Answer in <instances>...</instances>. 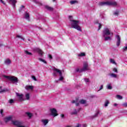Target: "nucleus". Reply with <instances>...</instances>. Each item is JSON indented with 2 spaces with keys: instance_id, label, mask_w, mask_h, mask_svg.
<instances>
[{
  "instance_id": "f03ea898",
  "label": "nucleus",
  "mask_w": 127,
  "mask_h": 127,
  "mask_svg": "<svg viewBox=\"0 0 127 127\" xmlns=\"http://www.w3.org/2000/svg\"><path fill=\"white\" fill-rule=\"evenodd\" d=\"M118 3L116 1H105V2H100L99 3V5L100 6H103V5H113L114 6H116Z\"/></svg>"
},
{
  "instance_id": "c03bdc74",
  "label": "nucleus",
  "mask_w": 127,
  "mask_h": 127,
  "mask_svg": "<svg viewBox=\"0 0 127 127\" xmlns=\"http://www.w3.org/2000/svg\"><path fill=\"white\" fill-rule=\"evenodd\" d=\"M99 112L98 111L94 115V117H98V115H99Z\"/></svg>"
},
{
  "instance_id": "4468645a",
  "label": "nucleus",
  "mask_w": 127,
  "mask_h": 127,
  "mask_svg": "<svg viewBox=\"0 0 127 127\" xmlns=\"http://www.w3.org/2000/svg\"><path fill=\"white\" fill-rule=\"evenodd\" d=\"M36 51L41 56L43 55V52L42 51V50H40V49H37Z\"/></svg>"
},
{
  "instance_id": "8fccbe9b",
  "label": "nucleus",
  "mask_w": 127,
  "mask_h": 127,
  "mask_svg": "<svg viewBox=\"0 0 127 127\" xmlns=\"http://www.w3.org/2000/svg\"><path fill=\"white\" fill-rule=\"evenodd\" d=\"M0 113L1 115H2V113H3V110H1L0 111Z\"/></svg>"
},
{
  "instance_id": "4d7b16f0",
  "label": "nucleus",
  "mask_w": 127,
  "mask_h": 127,
  "mask_svg": "<svg viewBox=\"0 0 127 127\" xmlns=\"http://www.w3.org/2000/svg\"><path fill=\"white\" fill-rule=\"evenodd\" d=\"M80 111H81V108H79V109L77 110V112H79Z\"/></svg>"
},
{
  "instance_id": "393cba45",
  "label": "nucleus",
  "mask_w": 127,
  "mask_h": 127,
  "mask_svg": "<svg viewBox=\"0 0 127 127\" xmlns=\"http://www.w3.org/2000/svg\"><path fill=\"white\" fill-rule=\"evenodd\" d=\"M26 99L28 100L29 99H30V96L29 95V93H27L26 94Z\"/></svg>"
},
{
  "instance_id": "6e6d98bb",
  "label": "nucleus",
  "mask_w": 127,
  "mask_h": 127,
  "mask_svg": "<svg viewBox=\"0 0 127 127\" xmlns=\"http://www.w3.org/2000/svg\"><path fill=\"white\" fill-rule=\"evenodd\" d=\"M75 105H76V107H78V106H79V103H76Z\"/></svg>"
},
{
  "instance_id": "6ab92c4d",
  "label": "nucleus",
  "mask_w": 127,
  "mask_h": 127,
  "mask_svg": "<svg viewBox=\"0 0 127 127\" xmlns=\"http://www.w3.org/2000/svg\"><path fill=\"white\" fill-rule=\"evenodd\" d=\"M105 41H108V40H112V38L110 36L105 37L104 39Z\"/></svg>"
},
{
  "instance_id": "79ce46f5",
  "label": "nucleus",
  "mask_w": 127,
  "mask_h": 127,
  "mask_svg": "<svg viewBox=\"0 0 127 127\" xmlns=\"http://www.w3.org/2000/svg\"><path fill=\"white\" fill-rule=\"evenodd\" d=\"M63 79H64V78L63 76H62H62H61V77H60L59 80H60V81H62V80H63Z\"/></svg>"
},
{
  "instance_id": "09e8293b",
  "label": "nucleus",
  "mask_w": 127,
  "mask_h": 127,
  "mask_svg": "<svg viewBox=\"0 0 127 127\" xmlns=\"http://www.w3.org/2000/svg\"><path fill=\"white\" fill-rule=\"evenodd\" d=\"M103 89V85H101V86L99 87V90Z\"/></svg>"
},
{
  "instance_id": "cd10ccee",
  "label": "nucleus",
  "mask_w": 127,
  "mask_h": 127,
  "mask_svg": "<svg viewBox=\"0 0 127 127\" xmlns=\"http://www.w3.org/2000/svg\"><path fill=\"white\" fill-rule=\"evenodd\" d=\"M110 62L111 63H113V64H115V65H117V63H116L115 60H114L113 59H110Z\"/></svg>"
},
{
  "instance_id": "4be33fe9",
  "label": "nucleus",
  "mask_w": 127,
  "mask_h": 127,
  "mask_svg": "<svg viewBox=\"0 0 127 127\" xmlns=\"http://www.w3.org/2000/svg\"><path fill=\"white\" fill-rule=\"evenodd\" d=\"M74 112L71 113V115H77L78 114V112L76 109L73 110Z\"/></svg>"
},
{
  "instance_id": "7ed1b4c3",
  "label": "nucleus",
  "mask_w": 127,
  "mask_h": 127,
  "mask_svg": "<svg viewBox=\"0 0 127 127\" xmlns=\"http://www.w3.org/2000/svg\"><path fill=\"white\" fill-rule=\"evenodd\" d=\"M4 78H6V79H7V80H9V81L14 82V83L18 82V78H17V77L14 76H9L4 75Z\"/></svg>"
},
{
  "instance_id": "a878e982",
  "label": "nucleus",
  "mask_w": 127,
  "mask_h": 127,
  "mask_svg": "<svg viewBox=\"0 0 127 127\" xmlns=\"http://www.w3.org/2000/svg\"><path fill=\"white\" fill-rule=\"evenodd\" d=\"M107 87L108 90H112L113 89V87L110 84L107 85Z\"/></svg>"
},
{
  "instance_id": "6e6552de",
  "label": "nucleus",
  "mask_w": 127,
  "mask_h": 127,
  "mask_svg": "<svg viewBox=\"0 0 127 127\" xmlns=\"http://www.w3.org/2000/svg\"><path fill=\"white\" fill-rule=\"evenodd\" d=\"M16 96L17 97H18L19 102H22V101H24V100H23V94H20L17 93Z\"/></svg>"
},
{
  "instance_id": "39448f33",
  "label": "nucleus",
  "mask_w": 127,
  "mask_h": 127,
  "mask_svg": "<svg viewBox=\"0 0 127 127\" xmlns=\"http://www.w3.org/2000/svg\"><path fill=\"white\" fill-rule=\"evenodd\" d=\"M111 34V31L108 28H105L103 30V36L105 37L106 35H110Z\"/></svg>"
},
{
  "instance_id": "9d476101",
  "label": "nucleus",
  "mask_w": 127,
  "mask_h": 127,
  "mask_svg": "<svg viewBox=\"0 0 127 127\" xmlns=\"http://www.w3.org/2000/svg\"><path fill=\"white\" fill-rule=\"evenodd\" d=\"M11 120H12V117H11V116L5 117L4 119L5 123H8V122H9V121H11Z\"/></svg>"
},
{
  "instance_id": "4c0bfd02",
  "label": "nucleus",
  "mask_w": 127,
  "mask_h": 127,
  "mask_svg": "<svg viewBox=\"0 0 127 127\" xmlns=\"http://www.w3.org/2000/svg\"><path fill=\"white\" fill-rule=\"evenodd\" d=\"M32 79L34 81H37V79H36V77L35 76H32Z\"/></svg>"
},
{
  "instance_id": "a211bd4d",
  "label": "nucleus",
  "mask_w": 127,
  "mask_h": 127,
  "mask_svg": "<svg viewBox=\"0 0 127 127\" xmlns=\"http://www.w3.org/2000/svg\"><path fill=\"white\" fill-rule=\"evenodd\" d=\"M24 53L26 55H30V56H32V53L28 52L27 50L24 51Z\"/></svg>"
},
{
  "instance_id": "e433bc0d",
  "label": "nucleus",
  "mask_w": 127,
  "mask_h": 127,
  "mask_svg": "<svg viewBox=\"0 0 127 127\" xmlns=\"http://www.w3.org/2000/svg\"><path fill=\"white\" fill-rule=\"evenodd\" d=\"M9 104H12L13 103H14V101H13V99H10L9 100Z\"/></svg>"
},
{
  "instance_id": "0e129e2a",
  "label": "nucleus",
  "mask_w": 127,
  "mask_h": 127,
  "mask_svg": "<svg viewBox=\"0 0 127 127\" xmlns=\"http://www.w3.org/2000/svg\"><path fill=\"white\" fill-rule=\"evenodd\" d=\"M92 97V98H93V97H94V96H91Z\"/></svg>"
},
{
  "instance_id": "9b49d317",
  "label": "nucleus",
  "mask_w": 127,
  "mask_h": 127,
  "mask_svg": "<svg viewBox=\"0 0 127 127\" xmlns=\"http://www.w3.org/2000/svg\"><path fill=\"white\" fill-rule=\"evenodd\" d=\"M45 8H46V9L49 10L50 11H53V10H54V8H53V7H50L49 5H46Z\"/></svg>"
},
{
  "instance_id": "c9c22d12",
  "label": "nucleus",
  "mask_w": 127,
  "mask_h": 127,
  "mask_svg": "<svg viewBox=\"0 0 127 127\" xmlns=\"http://www.w3.org/2000/svg\"><path fill=\"white\" fill-rule=\"evenodd\" d=\"M4 92H6V89H1L0 93L1 94V93H4Z\"/></svg>"
},
{
  "instance_id": "13d9d810",
  "label": "nucleus",
  "mask_w": 127,
  "mask_h": 127,
  "mask_svg": "<svg viewBox=\"0 0 127 127\" xmlns=\"http://www.w3.org/2000/svg\"><path fill=\"white\" fill-rule=\"evenodd\" d=\"M1 46H3V44H0V47H1Z\"/></svg>"
},
{
  "instance_id": "b1692460",
  "label": "nucleus",
  "mask_w": 127,
  "mask_h": 127,
  "mask_svg": "<svg viewBox=\"0 0 127 127\" xmlns=\"http://www.w3.org/2000/svg\"><path fill=\"white\" fill-rule=\"evenodd\" d=\"M39 61H41V62H43L45 64H47V62L46 61H45V60H44L41 58H39Z\"/></svg>"
},
{
  "instance_id": "423d86ee",
  "label": "nucleus",
  "mask_w": 127,
  "mask_h": 127,
  "mask_svg": "<svg viewBox=\"0 0 127 127\" xmlns=\"http://www.w3.org/2000/svg\"><path fill=\"white\" fill-rule=\"evenodd\" d=\"M50 111L53 117H57V116H58L57 110L55 108L51 109Z\"/></svg>"
},
{
  "instance_id": "1a4fd4ad",
  "label": "nucleus",
  "mask_w": 127,
  "mask_h": 127,
  "mask_svg": "<svg viewBox=\"0 0 127 127\" xmlns=\"http://www.w3.org/2000/svg\"><path fill=\"white\" fill-rule=\"evenodd\" d=\"M116 37L117 39V46L119 47L121 44V37H120V35H117L116 36Z\"/></svg>"
},
{
  "instance_id": "c85d7f7f",
  "label": "nucleus",
  "mask_w": 127,
  "mask_h": 127,
  "mask_svg": "<svg viewBox=\"0 0 127 127\" xmlns=\"http://www.w3.org/2000/svg\"><path fill=\"white\" fill-rule=\"evenodd\" d=\"M34 2L35 3H36L37 4H41V3L39 2V1H37V0H33Z\"/></svg>"
},
{
  "instance_id": "5fc2aeb1",
  "label": "nucleus",
  "mask_w": 127,
  "mask_h": 127,
  "mask_svg": "<svg viewBox=\"0 0 127 127\" xmlns=\"http://www.w3.org/2000/svg\"><path fill=\"white\" fill-rule=\"evenodd\" d=\"M64 114H62L61 115V118H63L64 117Z\"/></svg>"
},
{
  "instance_id": "0eeeda50",
  "label": "nucleus",
  "mask_w": 127,
  "mask_h": 127,
  "mask_svg": "<svg viewBox=\"0 0 127 127\" xmlns=\"http://www.w3.org/2000/svg\"><path fill=\"white\" fill-rule=\"evenodd\" d=\"M88 63L86 62L84 63L83 67L80 69V72H84V71H87L88 70Z\"/></svg>"
},
{
  "instance_id": "473e14b6",
  "label": "nucleus",
  "mask_w": 127,
  "mask_h": 127,
  "mask_svg": "<svg viewBox=\"0 0 127 127\" xmlns=\"http://www.w3.org/2000/svg\"><path fill=\"white\" fill-rule=\"evenodd\" d=\"M16 37H17V38H21V39H22V40H24V38H23L21 36L16 35Z\"/></svg>"
},
{
  "instance_id": "052dcab7",
  "label": "nucleus",
  "mask_w": 127,
  "mask_h": 127,
  "mask_svg": "<svg viewBox=\"0 0 127 127\" xmlns=\"http://www.w3.org/2000/svg\"><path fill=\"white\" fill-rule=\"evenodd\" d=\"M28 41H30V39H28Z\"/></svg>"
},
{
  "instance_id": "7c9ffc66",
  "label": "nucleus",
  "mask_w": 127,
  "mask_h": 127,
  "mask_svg": "<svg viewBox=\"0 0 127 127\" xmlns=\"http://www.w3.org/2000/svg\"><path fill=\"white\" fill-rule=\"evenodd\" d=\"M70 2L71 4H74L75 3H77L78 2L76 0H72V1H70Z\"/></svg>"
},
{
  "instance_id": "49530a36",
  "label": "nucleus",
  "mask_w": 127,
  "mask_h": 127,
  "mask_svg": "<svg viewBox=\"0 0 127 127\" xmlns=\"http://www.w3.org/2000/svg\"><path fill=\"white\" fill-rule=\"evenodd\" d=\"M76 72H79L80 73L81 72H80V69H79L78 68L76 69Z\"/></svg>"
},
{
  "instance_id": "72a5a7b5",
  "label": "nucleus",
  "mask_w": 127,
  "mask_h": 127,
  "mask_svg": "<svg viewBox=\"0 0 127 127\" xmlns=\"http://www.w3.org/2000/svg\"><path fill=\"white\" fill-rule=\"evenodd\" d=\"M116 97L117 99H120V100H122V99H123V97L120 95H117Z\"/></svg>"
},
{
  "instance_id": "ddd939ff",
  "label": "nucleus",
  "mask_w": 127,
  "mask_h": 127,
  "mask_svg": "<svg viewBox=\"0 0 127 127\" xmlns=\"http://www.w3.org/2000/svg\"><path fill=\"white\" fill-rule=\"evenodd\" d=\"M33 86L31 85H27L25 86L26 90H33Z\"/></svg>"
},
{
  "instance_id": "f8f14e48",
  "label": "nucleus",
  "mask_w": 127,
  "mask_h": 127,
  "mask_svg": "<svg viewBox=\"0 0 127 127\" xmlns=\"http://www.w3.org/2000/svg\"><path fill=\"white\" fill-rule=\"evenodd\" d=\"M9 1H11L12 2V5H13V7H15V4L17 1L16 0H9Z\"/></svg>"
},
{
  "instance_id": "a18cd8bd",
  "label": "nucleus",
  "mask_w": 127,
  "mask_h": 127,
  "mask_svg": "<svg viewBox=\"0 0 127 127\" xmlns=\"http://www.w3.org/2000/svg\"><path fill=\"white\" fill-rule=\"evenodd\" d=\"M124 107H127V103H125L123 104Z\"/></svg>"
},
{
  "instance_id": "f704fd0d",
  "label": "nucleus",
  "mask_w": 127,
  "mask_h": 127,
  "mask_svg": "<svg viewBox=\"0 0 127 127\" xmlns=\"http://www.w3.org/2000/svg\"><path fill=\"white\" fill-rule=\"evenodd\" d=\"M48 58H49V59L50 60H52V59H53V57H52V55L49 54L48 55Z\"/></svg>"
},
{
  "instance_id": "864d4df0",
  "label": "nucleus",
  "mask_w": 127,
  "mask_h": 127,
  "mask_svg": "<svg viewBox=\"0 0 127 127\" xmlns=\"http://www.w3.org/2000/svg\"><path fill=\"white\" fill-rule=\"evenodd\" d=\"M83 127H87V125H86V124H83Z\"/></svg>"
},
{
  "instance_id": "3c124183",
  "label": "nucleus",
  "mask_w": 127,
  "mask_h": 127,
  "mask_svg": "<svg viewBox=\"0 0 127 127\" xmlns=\"http://www.w3.org/2000/svg\"><path fill=\"white\" fill-rule=\"evenodd\" d=\"M71 103H72V104H75V103H76V101H75V100H72V101L71 102Z\"/></svg>"
},
{
  "instance_id": "bb28decb",
  "label": "nucleus",
  "mask_w": 127,
  "mask_h": 127,
  "mask_svg": "<svg viewBox=\"0 0 127 127\" xmlns=\"http://www.w3.org/2000/svg\"><path fill=\"white\" fill-rule=\"evenodd\" d=\"M25 18L26 19H28L29 18V14L28 13H26L25 14Z\"/></svg>"
},
{
  "instance_id": "aec40b11",
  "label": "nucleus",
  "mask_w": 127,
  "mask_h": 127,
  "mask_svg": "<svg viewBox=\"0 0 127 127\" xmlns=\"http://www.w3.org/2000/svg\"><path fill=\"white\" fill-rule=\"evenodd\" d=\"M86 100H84V99H81L79 101V103L80 104H81L82 105H84V104L86 103Z\"/></svg>"
},
{
  "instance_id": "2f4dec72",
  "label": "nucleus",
  "mask_w": 127,
  "mask_h": 127,
  "mask_svg": "<svg viewBox=\"0 0 127 127\" xmlns=\"http://www.w3.org/2000/svg\"><path fill=\"white\" fill-rule=\"evenodd\" d=\"M120 12H119V11H116V12H115L114 13V15H116V16H119V13Z\"/></svg>"
},
{
  "instance_id": "680f3d73",
  "label": "nucleus",
  "mask_w": 127,
  "mask_h": 127,
  "mask_svg": "<svg viewBox=\"0 0 127 127\" xmlns=\"http://www.w3.org/2000/svg\"><path fill=\"white\" fill-rule=\"evenodd\" d=\"M2 88V87L0 86V89H1Z\"/></svg>"
},
{
  "instance_id": "a19ab883",
  "label": "nucleus",
  "mask_w": 127,
  "mask_h": 127,
  "mask_svg": "<svg viewBox=\"0 0 127 127\" xmlns=\"http://www.w3.org/2000/svg\"><path fill=\"white\" fill-rule=\"evenodd\" d=\"M113 71L114 72H116V73H118V69H117V68H114Z\"/></svg>"
},
{
  "instance_id": "603ef678",
  "label": "nucleus",
  "mask_w": 127,
  "mask_h": 127,
  "mask_svg": "<svg viewBox=\"0 0 127 127\" xmlns=\"http://www.w3.org/2000/svg\"><path fill=\"white\" fill-rule=\"evenodd\" d=\"M68 17H69V18L70 19H71V18H73V17H72V16H71V15H69V16H68Z\"/></svg>"
},
{
  "instance_id": "5701e85b",
  "label": "nucleus",
  "mask_w": 127,
  "mask_h": 127,
  "mask_svg": "<svg viewBox=\"0 0 127 127\" xmlns=\"http://www.w3.org/2000/svg\"><path fill=\"white\" fill-rule=\"evenodd\" d=\"M109 104H110V101L109 100H106L104 104L105 107H108Z\"/></svg>"
},
{
  "instance_id": "f3484780",
  "label": "nucleus",
  "mask_w": 127,
  "mask_h": 127,
  "mask_svg": "<svg viewBox=\"0 0 127 127\" xmlns=\"http://www.w3.org/2000/svg\"><path fill=\"white\" fill-rule=\"evenodd\" d=\"M42 123H43L44 126H46L48 124V120H42Z\"/></svg>"
},
{
  "instance_id": "de8ad7c7",
  "label": "nucleus",
  "mask_w": 127,
  "mask_h": 127,
  "mask_svg": "<svg viewBox=\"0 0 127 127\" xmlns=\"http://www.w3.org/2000/svg\"><path fill=\"white\" fill-rule=\"evenodd\" d=\"M25 7V6L24 5H22L21 6V7H20V8H21V9H22V8H24Z\"/></svg>"
},
{
  "instance_id": "e2e57ef3",
  "label": "nucleus",
  "mask_w": 127,
  "mask_h": 127,
  "mask_svg": "<svg viewBox=\"0 0 127 127\" xmlns=\"http://www.w3.org/2000/svg\"><path fill=\"white\" fill-rule=\"evenodd\" d=\"M66 127H71V126H67Z\"/></svg>"
},
{
  "instance_id": "2eb2a0df",
  "label": "nucleus",
  "mask_w": 127,
  "mask_h": 127,
  "mask_svg": "<svg viewBox=\"0 0 127 127\" xmlns=\"http://www.w3.org/2000/svg\"><path fill=\"white\" fill-rule=\"evenodd\" d=\"M26 115L28 117L29 119L32 118V114L30 113V112H26Z\"/></svg>"
},
{
  "instance_id": "37998d69",
  "label": "nucleus",
  "mask_w": 127,
  "mask_h": 127,
  "mask_svg": "<svg viewBox=\"0 0 127 127\" xmlns=\"http://www.w3.org/2000/svg\"><path fill=\"white\" fill-rule=\"evenodd\" d=\"M84 80H85V82H86V83H88L89 82V79L88 78H85Z\"/></svg>"
},
{
  "instance_id": "f257e3e1",
  "label": "nucleus",
  "mask_w": 127,
  "mask_h": 127,
  "mask_svg": "<svg viewBox=\"0 0 127 127\" xmlns=\"http://www.w3.org/2000/svg\"><path fill=\"white\" fill-rule=\"evenodd\" d=\"M70 21L71 23V27L72 28H74V29H76L78 31H80L82 32V29L81 27L79 25V21L70 19Z\"/></svg>"
},
{
  "instance_id": "ea45409f",
  "label": "nucleus",
  "mask_w": 127,
  "mask_h": 127,
  "mask_svg": "<svg viewBox=\"0 0 127 127\" xmlns=\"http://www.w3.org/2000/svg\"><path fill=\"white\" fill-rule=\"evenodd\" d=\"M101 27H102V24L101 23H99V26H98V30H100V29H101Z\"/></svg>"
},
{
  "instance_id": "58836bf2",
  "label": "nucleus",
  "mask_w": 127,
  "mask_h": 127,
  "mask_svg": "<svg viewBox=\"0 0 127 127\" xmlns=\"http://www.w3.org/2000/svg\"><path fill=\"white\" fill-rule=\"evenodd\" d=\"M0 2L1 3H2V4H4V5H5V2H4L3 0H0Z\"/></svg>"
},
{
  "instance_id": "bf43d9fd",
  "label": "nucleus",
  "mask_w": 127,
  "mask_h": 127,
  "mask_svg": "<svg viewBox=\"0 0 127 127\" xmlns=\"http://www.w3.org/2000/svg\"><path fill=\"white\" fill-rule=\"evenodd\" d=\"M53 2H55V1H56V0H53Z\"/></svg>"
},
{
  "instance_id": "412c9836",
  "label": "nucleus",
  "mask_w": 127,
  "mask_h": 127,
  "mask_svg": "<svg viewBox=\"0 0 127 127\" xmlns=\"http://www.w3.org/2000/svg\"><path fill=\"white\" fill-rule=\"evenodd\" d=\"M85 56H86L85 53H81L78 55L79 57H84Z\"/></svg>"
},
{
  "instance_id": "dca6fc26",
  "label": "nucleus",
  "mask_w": 127,
  "mask_h": 127,
  "mask_svg": "<svg viewBox=\"0 0 127 127\" xmlns=\"http://www.w3.org/2000/svg\"><path fill=\"white\" fill-rule=\"evenodd\" d=\"M4 63H5V64H10V63H11V61H10V60L7 59L5 60Z\"/></svg>"
},
{
  "instance_id": "c756f323",
  "label": "nucleus",
  "mask_w": 127,
  "mask_h": 127,
  "mask_svg": "<svg viewBox=\"0 0 127 127\" xmlns=\"http://www.w3.org/2000/svg\"><path fill=\"white\" fill-rule=\"evenodd\" d=\"M110 76H111V77L113 78H117V74L115 73H111Z\"/></svg>"
},
{
  "instance_id": "69168bd1",
  "label": "nucleus",
  "mask_w": 127,
  "mask_h": 127,
  "mask_svg": "<svg viewBox=\"0 0 127 127\" xmlns=\"http://www.w3.org/2000/svg\"><path fill=\"white\" fill-rule=\"evenodd\" d=\"M115 106H117V104H115Z\"/></svg>"
},
{
  "instance_id": "20e7f679",
  "label": "nucleus",
  "mask_w": 127,
  "mask_h": 127,
  "mask_svg": "<svg viewBox=\"0 0 127 127\" xmlns=\"http://www.w3.org/2000/svg\"><path fill=\"white\" fill-rule=\"evenodd\" d=\"M53 71H54L53 73V76H57V73H59V74H60V76H62V71H61V70H60L59 69H58L57 68H54Z\"/></svg>"
}]
</instances>
